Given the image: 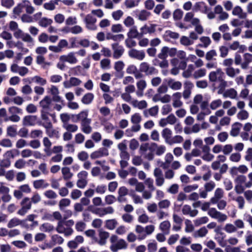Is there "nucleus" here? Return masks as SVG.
<instances>
[{
  "label": "nucleus",
  "mask_w": 252,
  "mask_h": 252,
  "mask_svg": "<svg viewBox=\"0 0 252 252\" xmlns=\"http://www.w3.org/2000/svg\"><path fill=\"white\" fill-rule=\"evenodd\" d=\"M223 190L220 188L216 189L214 192V195L210 199L212 204H216L219 200L221 199L224 196Z\"/></svg>",
  "instance_id": "22"
},
{
  "label": "nucleus",
  "mask_w": 252,
  "mask_h": 252,
  "mask_svg": "<svg viewBox=\"0 0 252 252\" xmlns=\"http://www.w3.org/2000/svg\"><path fill=\"white\" fill-rule=\"evenodd\" d=\"M177 53V48H170L167 46L162 47L160 52L158 55L159 59L161 60L166 59L168 56L173 57L176 56Z\"/></svg>",
  "instance_id": "5"
},
{
  "label": "nucleus",
  "mask_w": 252,
  "mask_h": 252,
  "mask_svg": "<svg viewBox=\"0 0 252 252\" xmlns=\"http://www.w3.org/2000/svg\"><path fill=\"white\" fill-rule=\"evenodd\" d=\"M41 118L44 121L41 125L45 128H48L52 127V124L50 121L48 117V113L47 111L41 110Z\"/></svg>",
  "instance_id": "21"
},
{
  "label": "nucleus",
  "mask_w": 252,
  "mask_h": 252,
  "mask_svg": "<svg viewBox=\"0 0 252 252\" xmlns=\"http://www.w3.org/2000/svg\"><path fill=\"white\" fill-rule=\"evenodd\" d=\"M23 3L26 12L30 14H32L34 12L35 9L33 6L32 5L30 1L28 0H24Z\"/></svg>",
  "instance_id": "61"
},
{
  "label": "nucleus",
  "mask_w": 252,
  "mask_h": 252,
  "mask_svg": "<svg viewBox=\"0 0 252 252\" xmlns=\"http://www.w3.org/2000/svg\"><path fill=\"white\" fill-rule=\"evenodd\" d=\"M13 34L16 39H21L24 42L32 43L33 41V39L29 33L25 32L21 29H19Z\"/></svg>",
  "instance_id": "8"
},
{
  "label": "nucleus",
  "mask_w": 252,
  "mask_h": 252,
  "mask_svg": "<svg viewBox=\"0 0 252 252\" xmlns=\"http://www.w3.org/2000/svg\"><path fill=\"white\" fill-rule=\"evenodd\" d=\"M182 94L180 92H176L172 94V106L174 108L181 107L183 102L181 100Z\"/></svg>",
  "instance_id": "20"
},
{
  "label": "nucleus",
  "mask_w": 252,
  "mask_h": 252,
  "mask_svg": "<svg viewBox=\"0 0 252 252\" xmlns=\"http://www.w3.org/2000/svg\"><path fill=\"white\" fill-rule=\"evenodd\" d=\"M164 36L165 40H169L170 39H178L180 35L177 32L169 30L165 32Z\"/></svg>",
  "instance_id": "47"
},
{
  "label": "nucleus",
  "mask_w": 252,
  "mask_h": 252,
  "mask_svg": "<svg viewBox=\"0 0 252 252\" xmlns=\"http://www.w3.org/2000/svg\"><path fill=\"white\" fill-rule=\"evenodd\" d=\"M118 225V222L116 219H110L106 220L105 227L109 230L114 229Z\"/></svg>",
  "instance_id": "53"
},
{
  "label": "nucleus",
  "mask_w": 252,
  "mask_h": 252,
  "mask_svg": "<svg viewBox=\"0 0 252 252\" xmlns=\"http://www.w3.org/2000/svg\"><path fill=\"white\" fill-rule=\"evenodd\" d=\"M224 98L236 99L237 96V92L234 88H230L224 91L221 94Z\"/></svg>",
  "instance_id": "34"
},
{
  "label": "nucleus",
  "mask_w": 252,
  "mask_h": 252,
  "mask_svg": "<svg viewBox=\"0 0 252 252\" xmlns=\"http://www.w3.org/2000/svg\"><path fill=\"white\" fill-rule=\"evenodd\" d=\"M110 234L109 232L101 229L98 231L99 238L96 237L94 243H97L101 246H104L106 245L107 240Z\"/></svg>",
  "instance_id": "11"
},
{
  "label": "nucleus",
  "mask_w": 252,
  "mask_h": 252,
  "mask_svg": "<svg viewBox=\"0 0 252 252\" xmlns=\"http://www.w3.org/2000/svg\"><path fill=\"white\" fill-rule=\"evenodd\" d=\"M201 44H199V46L203 48L208 47L211 43V40L210 37L208 36H202L199 38Z\"/></svg>",
  "instance_id": "54"
},
{
  "label": "nucleus",
  "mask_w": 252,
  "mask_h": 252,
  "mask_svg": "<svg viewBox=\"0 0 252 252\" xmlns=\"http://www.w3.org/2000/svg\"><path fill=\"white\" fill-rule=\"evenodd\" d=\"M62 173L64 180H68L73 176V174L70 172V169L68 167L62 168Z\"/></svg>",
  "instance_id": "56"
},
{
  "label": "nucleus",
  "mask_w": 252,
  "mask_h": 252,
  "mask_svg": "<svg viewBox=\"0 0 252 252\" xmlns=\"http://www.w3.org/2000/svg\"><path fill=\"white\" fill-rule=\"evenodd\" d=\"M60 118L62 123L63 127L69 124V122L71 119L70 115L67 113H61L60 115Z\"/></svg>",
  "instance_id": "48"
},
{
  "label": "nucleus",
  "mask_w": 252,
  "mask_h": 252,
  "mask_svg": "<svg viewBox=\"0 0 252 252\" xmlns=\"http://www.w3.org/2000/svg\"><path fill=\"white\" fill-rule=\"evenodd\" d=\"M7 135L11 137H14L17 134L16 126H10L6 128Z\"/></svg>",
  "instance_id": "59"
},
{
  "label": "nucleus",
  "mask_w": 252,
  "mask_h": 252,
  "mask_svg": "<svg viewBox=\"0 0 252 252\" xmlns=\"http://www.w3.org/2000/svg\"><path fill=\"white\" fill-rule=\"evenodd\" d=\"M182 212L185 215H189L191 217H194L198 214V211L192 209L190 206L185 205L182 209Z\"/></svg>",
  "instance_id": "27"
},
{
  "label": "nucleus",
  "mask_w": 252,
  "mask_h": 252,
  "mask_svg": "<svg viewBox=\"0 0 252 252\" xmlns=\"http://www.w3.org/2000/svg\"><path fill=\"white\" fill-rule=\"evenodd\" d=\"M208 231L207 228L204 226L196 231L194 232L193 236L195 238L204 237L208 234Z\"/></svg>",
  "instance_id": "49"
},
{
  "label": "nucleus",
  "mask_w": 252,
  "mask_h": 252,
  "mask_svg": "<svg viewBox=\"0 0 252 252\" xmlns=\"http://www.w3.org/2000/svg\"><path fill=\"white\" fill-rule=\"evenodd\" d=\"M103 130L107 133H111L115 129L116 127L113 124L109 122H106L102 124Z\"/></svg>",
  "instance_id": "52"
},
{
  "label": "nucleus",
  "mask_w": 252,
  "mask_h": 252,
  "mask_svg": "<svg viewBox=\"0 0 252 252\" xmlns=\"http://www.w3.org/2000/svg\"><path fill=\"white\" fill-rule=\"evenodd\" d=\"M21 208L18 210L17 214L20 216H24L31 209L32 203L29 197H25L21 202Z\"/></svg>",
  "instance_id": "9"
},
{
  "label": "nucleus",
  "mask_w": 252,
  "mask_h": 252,
  "mask_svg": "<svg viewBox=\"0 0 252 252\" xmlns=\"http://www.w3.org/2000/svg\"><path fill=\"white\" fill-rule=\"evenodd\" d=\"M131 105L133 107L137 108L139 109H143L147 107L148 104L146 100H142L138 101L137 99H133Z\"/></svg>",
  "instance_id": "40"
},
{
  "label": "nucleus",
  "mask_w": 252,
  "mask_h": 252,
  "mask_svg": "<svg viewBox=\"0 0 252 252\" xmlns=\"http://www.w3.org/2000/svg\"><path fill=\"white\" fill-rule=\"evenodd\" d=\"M23 220L17 218H13L10 219L7 224V226L9 228H12L19 225H21Z\"/></svg>",
  "instance_id": "41"
},
{
  "label": "nucleus",
  "mask_w": 252,
  "mask_h": 252,
  "mask_svg": "<svg viewBox=\"0 0 252 252\" xmlns=\"http://www.w3.org/2000/svg\"><path fill=\"white\" fill-rule=\"evenodd\" d=\"M137 90L136 95L137 97H141L144 95V91L147 87V82L144 79H140L136 84Z\"/></svg>",
  "instance_id": "17"
},
{
  "label": "nucleus",
  "mask_w": 252,
  "mask_h": 252,
  "mask_svg": "<svg viewBox=\"0 0 252 252\" xmlns=\"http://www.w3.org/2000/svg\"><path fill=\"white\" fill-rule=\"evenodd\" d=\"M128 193V189L124 187L119 188L118 191L117 200L120 203L126 202L127 201L126 196Z\"/></svg>",
  "instance_id": "19"
},
{
  "label": "nucleus",
  "mask_w": 252,
  "mask_h": 252,
  "mask_svg": "<svg viewBox=\"0 0 252 252\" xmlns=\"http://www.w3.org/2000/svg\"><path fill=\"white\" fill-rule=\"evenodd\" d=\"M243 58L244 61L241 64V67L243 69H246L248 68L250 63L252 62V54L245 53Z\"/></svg>",
  "instance_id": "35"
},
{
  "label": "nucleus",
  "mask_w": 252,
  "mask_h": 252,
  "mask_svg": "<svg viewBox=\"0 0 252 252\" xmlns=\"http://www.w3.org/2000/svg\"><path fill=\"white\" fill-rule=\"evenodd\" d=\"M128 55L130 58L139 61L143 60L146 56L145 53L143 50H138L133 48L128 51Z\"/></svg>",
  "instance_id": "15"
},
{
  "label": "nucleus",
  "mask_w": 252,
  "mask_h": 252,
  "mask_svg": "<svg viewBox=\"0 0 252 252\" xmlns=\"http://www.w3.org/2000/svg\"><path fill=\"white\" fill-rule=\"evenodd\" d=\"M112 47L114 51L113 58L116 59H119L124 53V48L117 43L112 44Z\"/></svg>",
  "instance_id": "23"
},
{
  "label": "nucleus",
  "mask_w": 252,
  "mask_h": 252,
  "mask_svg": "<svg viewBox=\"0 0 252 252\" xmlns=\"http://www.w3.org/2000/svg\"><path fill=\"white\" fill-rule=\"evenodd\" d=\"M208 221L209 218L206 216L198 218L194 220L193 221L194 225L196 226H200L202 224H206Z\"/></svg>",
  "instance_id": "63"
},
{
  "label": "nucleus",
  "mask_w": 252,
  "mask_h": 252,
  "mask_svg": "<svg viewBox=\"0 0 252 252\" xmlns=\"http://www.w3.org/2000/svg\"><path fill=\"white\" fill-rule=\"evenodd\" d=\"M61 62H67L70 64H76L78 62L74 52H69L67 55H62L59 58Z\"/></svg>",
  "instance_id": "13"
},
{
  "label": "nucleus",
  "mask_w": 252,
  "mask_h": 252,
  "mask_svg": "<svg viewBox=\"0 0 252 252\" xmlns=\"http://www.w3.org/2000/svg\"><path fill=\"white\" fill-rule=\"evenodd\" d=\"M94 96L92 93H88L84 94L81 98V101L85 105H89L92 103Z\"/></svg>",
  "instance_id": "37"
},
{
  "label": "nucleus",
  "mask_w": 252,
  "mask_h": 252,
  "mask_svg": "<svg viewBox=\"0 0 252 252\" xmlns=\"http://www.w3.org/2000/svg\"><path fill=\"white\" fill-rule=\"evenodd\" d=\"M202 151L203 155L202 156V158L207 161H210L214 158V156L210 153V148L206 145L203 146Z\"/></svg>",
  "instance_id": "24"
},
{
  "label": "nucleus",
  "mask_w": 252,
  "mask_h": 252,
  "mask_svg": "<svg viewBox=\"0 0 252 252\" xmlns=\"http://www.w3.org/2000/svg\"><path fill=\"white\" fill-rule=\"evenodd\" d=\"M245 186H243L241 185H235L234 190L238 194L243 193V197L248 203H251L252 202V190L247 189L245 190Z\"/></svg>",
  "instance_id": "7"
},
{
  "label": "nucleus",
  "mask_w": 252,
  "mask_h": 252,
  "mask_svg": "<svg viewBox=\"0 0 252 252\" xmlns=\"http://www.w3.org/2000/svg\"><path fill=\"white\" fill-rule=\"evenodd\" d=\"M224 230L228 234L233 233L237 231L236 227L234 224L231 223H226L223 227Z\"/></svg>",
  "instance_id": "57"
},
{
  "label": "nucleus",
  "mask_w": 252,
  "mask_h": 252,
  "mask_svg": "<svg viewBox=\"0 0 252 252\" xmlns=\"http://www.w3.org/2000/svg\"><path fill=\"white\" fill-rule=\"evenodd\" d=\"M171 224L168 220H165L161 222L159 228L164 234H168L170 232Z\"/></svg>",
  "instance_id": "38"
},
{
  "label": "nucleus",
  "mask_w": 252,
  "mask_h": 252,
  "mask_svg": "<svg viewBox=\"0 0 252 252\" xmlns=\"http://www.w3.org/2000/svg\"><path fill=\"white\" fill-rule=\"evenodd\" d=\"M207 70L204 68H201L194 71L192 74L193 77L197 79L200 78H202L206 76Z\"/></svg>",
  "instance_id": "44"
},
{
  "label": "nucleus",
  "mask_w": 252,
  "mask_h": 252,
  "mask_svg": "<svg viewBox=\"0 0 252 252\" xmlns=\"http://www.w3.org/2000/svg\"><path fill=\"white\" fill-rule=\"evenodd\" d=\"M237 118L240 121H245L249 117V113L246 110H240L236 114Z\"/></svg>",
  "instance_id": "51"
},
{
  "label": "nucleus",
  "mask_w": 252,
  "mask_h": 252,
  "mask_svg": "<svg viewBox=\"0 0 252 252\" xmlns=\"http://www.w3.org/2000/svg\"><path fill=\"white\" fill-rule=\"evenodd\" d=\"M52 23L53 20L47 17H42L38 21L39 26L43 28H47Z\"/></svg>",
  "instance_id": "45"
},
{
  "label": "nucleus",
  "mask_w": 252,
  "mask_h": 252,
  "mask_svg": "<svg viewBox=\"0 0 252 252\" xmlns=\"http://www.w3.org/2000/svg\"><path fill=\"white\" fill-rule=\"evenodd\" d=\"M135 231L136 233L138 234V238L139 239H144L146 237L144 227L141 225H136Z\"/></svg>",
  "instance_id": "46"
},
{
  "label": "nucleus",
  "mask_w": 252,
  "mask_h": 252,
  "mask_svg": "<svg viewBox=\"0 0 252 252\" xmlns=\"http://www.w3.org/2000/svg\"><path fill=\"white\" fill-rule=\"evenodd\" d=\"M23 124L24 126H33L35 125H41V123L35 115H30L25 116L23 120Z\"/></svg>",
  "instance_id": "12"
},
{
  "label": "nucleus",
  "mask_w": 252,
  "mask_h": 252,
  "mask_svg": "<svg viewBox=\"0 0 252 252\" xmlns=\"http://www.w3.org/2000/svg\"><path fill=\"white\" fill-rule=\"evenodd\" d=\"M184 141V138L183 136L180 135H176L174 136H172L171 140L168 143V145H172L175 144H180L183 142Z\"/></svg>",
  "instance_id": "55"
},
{
  "label": "nucleus",
  "mask_w": 252,
  "mask_h": 252,
  "mask_svg": "<svg viewBox=\"0 0 252 252\" xmlns=\"http://www.w3.org/2000/svg\"><path fill=\"white\" fill-rule=\"evenodd\" d=\"M55 229L58 233L63 234L66 237L71 235L74 232L73 229L70 227L66 226L64 220L58 221Z\"/></svg>",
  "instance_id": "4"
},
{
  "label": "nucleus",
  "mask_w": 252,
  "mask_h": 252,
  "mask_svg": "<svg viewBox=\"0 0 252 252\" xmlns=\"http://www.w3.org/2000/svg\"><path fill=\"white\" fill-rule=\"evenodd\" d=\"M140 70L142 72H144L147 75H151L157 73L156 69L150 65L146 62H143L140 64Z\"/></svg>",
  "instance_id": "14"
},
{
  "label": "nucleus",
  "mask_w": 252,
  "mask_h": 252,
  "mask_svg": "<svg viewBox=\"0 0 252 252\" xmlns=\"http://www.w3.org/2000/svg\"><path fill=\"white\" fill-rule=\"evenodd\" d=\"M96 21V18L92 13L86 15L84 18L85 27L90 31H94L97 30Z\"/></svg>",
  "instance_id": "6"
},
{
  "label": "nucleus",
  "mask_w": 252,
  "mask_h": 252,
  "mask_svg": "<svg viewBox=\"0 0 252 252\" xmlns=\"http://www.w3.org/2000/svg\"><path fill=\"white\" fill-rule=\"evenodd\" d=\"M84 239L82 236H77L73 240L70 241L67 243V246L71 249H76L79 244L84 242Z\"/></svg>",
  "instance_id": "28"
},
{
  "label": "nucleus",
  "mask_w": 252,
  "mask_h": 252,
  "mask_svg": "<svg viewBox=\"0 0 252 252\" xmlns=\"http://www.w3.org/2000/svg\"><path fill=\"white\" fill-rule=\"evenodd\" d=\"M226 75L231 78H234L240 73V70L237 68H234L233 67H226L224 69Z\"/></svg>",
  "instance_id": "31"
},
{
  "label": "nucleus",
  "mask_w": 252,
  "mask_h": 252,
  "mask_svg": "<svg viewBox=\"0 0 252 252\" xmlns=\"http://www.w3.org/2000/svg\"><path fill=\"white\" fill-rule=\"evenodd\" d=\"M109 152L107 149L105 148H100L97 150L95 151L92 153L90 155V157L92 159L99 158L103 157L108 156Z\"/></svg>",
  "instance_id": "18"
},
{
  "label": "nucleus",
  "mask_w": 252,
  "mask_h": 252,
  "mask_svg": "<svg viewBox=\"0 0 252 252\" xmlns=\"http://www.w3.org/2000/svg\"><path fill=\"white\" fill-rule=\"evenodd\" d=\"M63 238L58 234H54L51 236L50 243L53 246L57 244L61 245L63 243Z\"/></svg>",
  "instance_id": "43"
},
{
  "label": "nucleus",
  "mask_w": 252,
  "mask_h": 252,
  "mask_svg": "<svg viewBox=\"0 0 252 252\" xmlns=\"http://www.w3.org/2000/svg\"><path fill=\"white\" fill-rule=\"evenodd\" d=\"M194 10L195 11H200L203 13L206 14L209 11V8L205 2L199 1L195 3Z\"/></svg>",
  "instance_id": "33"
},
{
  "label": "nucleus",
  "mask_w": 252,
  "mask_h": 252,
  "mask_svg": "<svg viewBox=\"0 0 252 252\" xmlns=\"http://www.w3.org/2000/svg\"><path fill=\"white\" fill-rule=\"evenodd\" d=\"M217 56V52L215 50L212 49L208 51L205 55V59L208 61L215 60Z\"/></svg>",
  "instance_id": "62"
},
{
  "label": "nucleus",
  "mask_w": 252,
  "mask_h": 252,
  "mask_svg": "<svg viewBox=\"0 0 252 252\" xmlns=\"http://www.w3.org/2000/svg\"><path fill=\"white\" fill-rule=\"evenodd\" d=\"M37 216L34 214H31L27 216L26 220V221H29L31 222V226L34 227H35L38 225V222L37 220H35V219L36 218Z\"/></svg>",
  "instance_id": "60"
},
{
  "label": "nucleus",
  "mask_w": 252,
  "mask_h": 252,
  "mask_svg": "<svg viewBox=\"0 0 252 252\" xmlns=\"http://www.w3.org/2000/svg\"><path fill=\"white\" fill-rule=\"evenodd\" d=\"M221 105L222 100L220 99H217L211 101L209 106L212 110H215L220 108Z\"/></svg>",
  "instance_id": "64"
},
{
  "label": "nucleus",
  "mask_w": 252,
  "mask_h": 252,
  "mask_svg": "<svg viewBox=\"0 0 252 252\" xmlns=\"http://www.w3.org/2000/svg\"><path fill=\"white\" fill-rule=\"evenodd\" d=\"M173 156L171 153L166 154L164 158V162L162 163L161 167L163 169H166L170 165L171 169L173 171L178 170L181 167V164L179 161H173Z\"/></svg>",
  "instance_id": "3"
},
{
  "label": "nucleus",
  "mask_w": 252,
  "mask_h": 252,
  "mask_svg": "<svg viewBox=\"0 0 252 252\" xmlns=\"http://www.w3.org/2000/svg\"><path fill=\"white\" fill-rule=\"evenodd\" d=\"M91 119L87 120L85 122L81 123V130L85 134H89L93 130V128L91 126Z\"/></svg>",
  "instance_id": "29"
},
{
  "label": "nucleus",
  "mask_w": 252,
  "mask_h": 252,
  "mask_svg": "<svg viewBox=\"0 0 252 252\" xmlns=\"http://www.w3.org/2000/svg\"><path fill=\"white\" fill-rule=\"evenodd\" d=\"M157 25L151 24L149 26L145 25L140 28V34L143 35L147 33L151 34L156 32Z\"/></svg>",
  "instance_id": "26"
},
{
  "label": "nucleus",
  "mask_w": 252,
  "mask_h": 252,
  "mask_svg": "<svg viewBox=\"0 0 252 252\" xmlns=\"http://www.w3.org/2000/svg\"><path fill=\"white\" fill-rule=\"evenodd\" d=\"M168 87L172 90L177 91L181 89L182 84L179 81H176L173 79L169 78L166 80Z\"/></svg>",
  "instance_id": "25"
},
{
  "label": "nucleus",
  "mask_w": 252,
  "mask_h": 252,
  "mask_svg": "<svg viewBox=\"0 0 252 252\" xmlns=\"http://www.w3.org/2000/svg\"><path fill=\"white\" fill-rule=\"evenodd\" d=\"M39 229L41 231L45 232H51L55 230V227L53 224L49 222H45L42 224Z\"/></svg>",
  "instance_id": "42"
},
{
  "label": "nucleus",
  "mask_w": 252,
  "mask_h": 252,
  "mask_svg": "<svg viewBox=\"0 0 252 252\" xmlns=\"http://www.w3.org/2000/svg\"><path fill=\"white\" fill-rule=\"evenodd\" d=\"M173 134V132L169 128H165L161 131V135L164 139L165 142L168 144L171 140Z\"/></svg>",
  "instance_id": "36"
},
{
  "label": "nucleus",
  "mask_w": 252,
  "mask_h": 252,
  "mask_svg": "<svg viewBox=\"0 0 252 252\" xmlns=\"http://www.w3.org/2000/svg\"><path fill=\"white\" fill-rule=\"evenodd\" d=\"M88 113L87 111H82L76 115L77 121H80L81 123L89 120L91 119L88 118Z\"/></svg>",
  "instance_id": "58"
},
{
  "label": "nucleus",
  "mask_w": 252,
  "mask_h": 252,
  "mask_svg": "<svg viewBox=\"0 0 252 252\" xmlns=\"http://www.w3.org/2000/svg\"><path fill=\"white\" fill-rule=\"evenodd\" d=\"M234 16H238L240 19H246L247 17V13L243 11V10L240 6H235L232 11Z\"/></svg>",
  "instance_id": "32"
},
{
  "label": "nucleus",
  "mask_w": 252,
  "mask_h": 252,
  "mask_svg": "<svg viewBox=\"0 0 252 252\" xmlns=\"http://www.w3.org/2000/svg\"><path fill=\"white\" fill-rule=\"evenodd\" d=\"M33 186L36 189H45L49 186V184L44 179H39L33 182Z\"/></svg>",
  "instance_id": "30"
},
{
  "label": "nucleus",
  "mask_w": 252,
  "mask_h": 252,
  "mask_svg": "<svg viewBox=\"0 0 252 252\" xmlns=\"http://www.w3.org/2000/svg\"><path fill=\"white\" fill-rule=\"evenodd\" d=\"M153 174L155 178L156 186L159 187L162 186L165 183V178L161 169L158 167L156 168L154 170Z\"/></svg>",
  "instance_id": "10"
},
{
  "label": "nucleus",
  "mask_w": 252,
  "mask_h": 252,
  "mask_svg": "<svg viewBox=\"0 0 252 252\" xmlns=\"http://www.w3.org/2000/svg\"><path fill=\"white\" fill-rule=\"evenodd\" d=\"M111 245L110 250L112 252H118L120 250H125L127 248L126 242L123 239H118L116 235H112L110 239Z\"/></svg>",
  "instance_id": "2"
},
{
  "label": "nucleus",
  "mask_w": 252,
  "mask_h": 252,
  "mask_svg": "<svg viewBox=\"0 0 252 252\" xmlns=\"http://www.w3.org/2000/svg\"><path fill=\"white\" fill-rule=\"evenodd\" d=\"M151 15L150 12L146 10H142L138 13L137 17L140 21H146L148 20Z\"/></svg>",
  "instance_id": "50"
},
{
  "label": "nucleus",
  "mask_w": 252,
  "mask_h": 252,
  "mask_svg": "<svg viewBox=\"0 0 252 252\" xmlns=\"http://www.w3.org/2000/svg\"><path fill=\"white\" fill-rule=\"evenodd\" d=\"M114 209L111 206L105 208H97L92 211V212L99 217H102L107 214H112L114 213Z\"/></svg>",
  "instance_id": "16"
},
{
  "label": "nucleus",
  "mask_w": 252,
  "mask_h": 252,
  "mask_svg": "<svg viewBox=\"0 0 252 252\" xmlns=\"http://www.w3.org/2000/svg\"><path fill=\"white\" fill-rule=\"evenodd\" d=\"M209 79L210 82L213 83L218 82L219 94H221L227 87V82L224 80V74L220 68H218L215 71H212L209 74Z\"/></svg>",
  "instance_id": "1"
},
{
  "label": "nucleus",
  "mask_w": 252,
  "mask_h": 252,
  "mask_svg": "<svg viewBox=\"0 0 252 252\" xmlns=\"http://www.w3.org/2000/svg\"><path fill=\"white\" fill-rule=\"evenodd\" d=\"M51 103V99L49 96H45L42 100L39 102V105L42 107L41 110L47 111L50 108V106Z\"/></svg>",
  "instance_id": "39"
}]
</instances>
